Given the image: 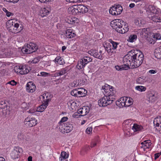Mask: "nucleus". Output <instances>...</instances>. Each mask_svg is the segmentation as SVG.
Here are the masks:
<instances>
[{
	"instance_id": "nucleus-1",
	"label": "nucleus",
	"mask_w": 161,
	"mask_h": 161,
	"mask_svg": "<svg viewBox=\"0 0 161 161\" xmlns=\"http://www.w3.org/2000/svg\"><path fill=\"white\" fill-rule=\"evenodd\" d=\"M144 58L143 54L141 52L134 53L132 56H128L126 61L128 59L131 64V69L138 68L142 64Z\"/></svg>"
},
{
	"instance_id": "nucleus-2",
	"label": "nucleus",
	"mask_w": 161,
	"mask_h": 161,
	"mask_svg": "<svg viewBox=\"0 0 161 161\" xmlns=\"http://www.w3.org/2000/svg\"><path fill=\"white\" fill-rule=\"evenodd\" d=\"M38 49V46L35 44L30 43L26 46L23 47L22 49V52L25 54H30L36 52Z\"/></svg>"
},
{
	"instance_id": "nucleus-3",
	"label": "nucleus",
	"mask_w": 161,
	"mask_h": 161,
	"mask_svg": "<svg viewBox=\"0 0 161 161\" xmlns=\"http://www.w3.org/2000/svg\"><path fill=\"white\" fill-rule=\"evenodd\" d=\"M114 97L104 95L98 101V105L102 107L106 106L112 104L114 101Z\"/></svg>"
},
{
	"instance_id": "nucleus-4",
	"label": "nucleus",
	"mask_w": 161,
	"mask_h": 161,
	"mask_svg": "<svg viewBox=\"0 0 161 161\" xmlns=\"http://www.w3.org/2000/svg\"><path fill=\"white\" fill-rule=\"evenodd\" d=\"M113 87L108 84H105L103 86L101 89V90L103 91V92L104 95L114 97L115 91Z\"/></svg>"
},
{
	"instance_id": "nucleus-5",
	"label": "nucleus",
	"mask_w": 161,
	"mask_h": 161,
	"mask_svg": "<svg viewBox=\"0 0 161 161\" xmlns=\"http://www.w3.org/2000/svg\"><path fill=\"white\" fill-rule=\"evenodd\" d=\"M7 25L9 27V31L13 33L19 32L22 29H19V25L17 23H14L12 20H8L7 23Z\"/></svg>"
},
{
	"instance_id": "nucleus-6",
	"label": "nucleus",
	"mask_w": 161,
	"mask_h": 161,
	"mask_svg": "<svg viewBox=\"0 0 161 161\" xmlns=\"http://www.w3.org/2000/svg\"><path fill=\"white\" fill-rule=\"evenodd\" d=\"M128 58V56H125L123 59V63L124 64L122 65H116L115 66L116 69L117 70H127L130 69V66L131 67V64L130 61L128 62V60L126 61Z\"/></svg>"
},
{
	"instance_id": "nucleus-7",
	"label": "nucleus",
	"mask_w": 161,
	"mask_h": 161,
	"mask_svg": "<svg viewBox=\"0 0 161 161\" xmlns=\"http://www.w3.org/2000/svg\"><path fill=\"white\" fill-rule=\"evenodd\" d=\"M92 61V59L88 56H84L78 61L77 67L78 69L84 68L86 64Z\"/></svg>"
},
{
	"instance_id": "nucleus-8",
	"label": "nucleus",
	"mask_w": 161,
	"mask_h": 161,
	"mask_svg": "<svg viewBox=\"0 0 161 161\" xmlns=\"http://www.w3.org/2000/svg\"><path fill=\"white\" fill-rule=\"evenodd\" d=\"M125 23V22L121 19H115L111 22V25L118 32L120 28H122L123 25Z\"/></svg>"
},
{
	"instance_id": "nucleus-9",
	"label": "nucleus",
	"mask_w": 161,
	"mask_h": 161,
	"mask_svg": "<svg viewBox=\"0 0 161 161\" xmlns=\"http://www.w3.org/2000/svg\"><path fill=\"white\" fill-rule=\"evenodd\" d=\"M123 11V8L119 4H115L109 9L110 14L113 15H117L120 14Z\"/></svg>"
},
{
	"instance_id": "nucleus-10",
	"label": "nucleus",
	"mask_w": 161,
	"mask_h": 161,
	"mask_svg": "<svg viewBox=\"0 0 161 161\" xmlns=\"http://www.w3.org/2000/svg\"><path fill=\"white\" fill-rule=\"evenodd\" d=\"M31 70V67L25 64L19 66L18 68L15 69V71L23 75L27 74Z\"/></svg>"
},
{
	"instance_id": "nucleus-11",
	"label": "nucleus",
	"mask_w": 161,
	"mask_h": 161,
	"mask_svg": "<svg viewBox=\"0 0 161 161\" xmlns=\"http://www.w3.org/2000/svg\"><path fill=\"white\" fill-rule=\"evenodd\" d=\"M36 120L34 118L28 116L25 119L24 123L26 126L32 127L36 125Z\"/></svg>"
},
{
	"instance_id": "nucleus-12",
	"label": "nucleus",
	"mask_w": 161,
	"mask_h": 161,
	"mask_svg": "<svg viewBox=\"0 0 161 161\" xmlns=\"http://www.w3.org/2000/svg\"><path fill=\"white\" fill-rule=\"evenodd\" d=\"M22 151V149L19 147H15L12 153V157L14 159L18 158Z\"/></svg>"
},
{
	"instance_id": "nucleus-13",
	"label": "nucleus",
	"mask_w": 161,
	"mask_h": 161,
	"mask_svg": "<svg viewBox=\"0 0 161 161\" xmlns=\"http://www.w3.org/2000/svg\"><path fill=\"white\" fill-rule=\"evenodd\" d=\"M70 67L67 66L65 68L62 69L61 70H58L55 74L54 75L56 76H60L66 73L70 69Z\"/></svg>"
},
{
	"instance_id": "nucleus-14",
	"label": "nucleus",
	"mask_w": 161,
	"mask_h": 161,
	"mask_svg": "<svg viewBox=\"0 0 161 161\" xmlns=\"http://www.w3.org/2000/svg\"><path fill=\"white\" fill-rule=\"evenodd\" d=\"M36 86L32 82H28L26 85V90L29 93H33L35 91Z\"/></svg>"
},
{
	"instance_id": "nucleus-15",
	"label": "nucleus",
	"mask_w": 161,
	"mask_h": 161,
	"mask_svg": "<svg viewBox=\"0 0 161 161\" xmlns=\"http://www.w3.org/2000/svg\"><path fill=\"white\" fill-rule=\"evenodd\" d=\"M90 110V108L87 106H84L82 108H80L78 110V112L80 113V115L84 116L89 113Z\"/></svg>"
},
{
	"instance_id": "nucleus-16",
	"label": "nucleus",
	"mask_w": 161,
	"mask_h": 161,
	"mask_svg": "<svg viewBox=\"0 0 161 161\" xmlns=\"http://www.w3.org/2000/svg\"><path fill=\"white\" fill-rule=\"evenodd\" d=\"M125 97H122L119 99L116 102V105L120 108L123 107H126Z\"/></svg>"
},
{
	"instance_id": "nucleus-17",
	"label": "nucleus",
	"mask_w": 161,
	"mask_h": 161,
	"mask_svg": "<svg viewBox=\"0 0 161 161\" xmlns=\"http://www.w3.org/2000/svg\"><path fill=\"white\" fill-rule=\"evenodd\" d=\"M154 125H156V127H159L158 130L160 133H161V116H158L155 118L153 122Z\"/></svg>"
},
{
	"instance_id": "nucleus-18",
	"label": "nucleus",
	"mask_w": 161,
	"mask_h": 161,
	"mask_svg": "<svg viewBox=\"0 0 161 161\" xmlns=\"http://www.w3.org/2000/svg\"><path fill=\"white\" fill-rule=\"evenodd\" d=\"M88 53L96 58L102 59V56L100 54H99L97 50L92 49L88 51Z\"/></svg>"
},
{
	"instance_id": "nucleus-19",
	"label": "nucleus",
	"mask_w": 161,
	"mask_h": 161,
	"mask_svg": "<svg viewBox=\"0 0 161 161\" xmlns=\"http://www.w3.org/2000/svg\"><path fill=\"white\" fill-rule=\"evenodd\" d=\"M77 8H78L77 5H74L70 7L68 9V12L70 14L74 15H76L79 13L78 9Z\"/></svg>"
},
{
	"instance_id": "nucleus-20",
	"label": "nucleus",
	"mask_w": 161,
	"mask_h": 161,
	"mask_svg": "<svg viewBox=\"0 0 161 161\" xmlns=\"http://www.w3.org/2000/svg\"><path fill=\"white\" fill-rule=\"evenodd\" d=\"M78 11L80 14H84L87 12L88 11V8L87 7L82 4H79L77 5Z\"/></svg>"
},
{
	"instance_id": "nucleus-21",
	"label": "nucleus",
	"mask_w": 161,
	"mask_h": 161,
	"mask_svg": "<svg viewBox=\"0 0 161 161\" xmlns=\"http://www.w3.org/2000/svg\"><path fill=\"white\" fill-rule=\"evenodd\" d=\"M151 144L152 143L150 140H146L141 143L142 146L141 147L143 148L144 150H145L146 149H148Z\"/></svg>"
},
{
	"instance_id": "nucleus-22",
	"label": "nucleus",
	"mask_w": 161,
	"mask_h": 161,
	"mask_svg": "<svg viewBox=\"0 0 161 161\" xmlns=\"http://www.w3.org/2000/svg\"><path fill=\"white\" fill-rule=\"evenodd\" d=\"M147 97L148 99V100L149 102H154L156 99V96L155 95V94H153L151 92H149L147 93Z\"/></svg>"
},
{
	"instance_id": "nucleus-23",
	"label": "nucleus",
	"mask_w": 161,
	"mask_h": 161,
	"mask_svg": "<svg viewBox=\"0 0 161 161\" xmlns=\"http://www.w3.org/2000/svg\"><path fill=\"white\" fill-rule=\"evenodd\" d=\"M65 35L68 38H71L75 37V34L72 33V30L71 29H67L65 34Z\"/></svg>"
},
{
	"instance_id": "nucleus-24",
	"label": "nucleus",
	"mask_w": 161,
	"mask_h": 161,
	"mask_svg": "<svg viewBox=\"0 0 161 161\" xmlns=\"http://www.w3.org/2000/svg\"><path fill=\"white\" fill-rule=\"evenodd\" d=\"M68 104L69 106L70 107L73 111L75 110L77 107L76 103L72 100L69 101L68 103Z\"/></svg>"
},
{
	"instance_id": "nucleus-25",
	"label": "nucleus",
	"mask_w": 161,
	"mask_h": 161,
	"mask_svg": "<svg viewBox=\"0 0 161 161\" xmlns=\"http://www.w3.org/2000/svg\"><path fill=\"white\" fill-rule=\"evenodd\" d=\"M42 96V103L46 104L47 103V105H48V102L50 100V98H49L48 97V94H43Z\"/></svg>"
},
{
	"instance_id": "nucleus-26",
	"label": "nucleus",
	"mask_w": 161,
	"mask_h": 161,
	"mask_svg": "<svg viewBox=\"0 0 161 161\" xmlns=\"http://www.w3.org/2000/svg\"><path fill=\"white\" fill-rule=\"evenodd\" d=\"M65 131L66 133H69L71 131L73 128L72 125L69 122L66 123Z\"/></svg>"
},
{
	"instance_id": "nucleus-27",
	"label": "nucleus",
	"mask_w": 161,
	"mask_h": 161,
	"mask_svg": "<svg viewBox=\"0 0 161 161\" xmlns=\"http://www.w3.org/2000/svg\"><path fill=\"white\" fill-rule=\"evenodd\" d=\"M143 129L142 126L136 124H134L132 127V129L135 132L142 131Z\"/></svg>"
},
{
	"instance_id": "nucleus-28",
	"label": "nucleus",
	"mask_w": 161,
	"mask_h": 161,
	"mask_svg": "<svg viewBox=\"0 0 161 161\" xmlns=\"http://www.w3.org/2000/svg\"><path fill=\"white\" fill-rule=\"evenodd\" d=\"M50 11L48 9H47L45 8H43L40 11L41 16L42 17H44L46 15H48Z\"/></svg>"
},
{
	"instance_id": "nucleus-29",
	"label": "nucleus",
	"mask_w": 161,
	"mask_h": 161,
	"mask_svg": "<svg viewBox=\"0 0 161 161\" xmlns=\"http://www.w3.org/2000/svg\"><path fill=\"white\" fill-rule=\"evenodd\" d=\"M66 123H59V122L58 123V127H59V129L60 130V131L63 132H66L65 129H66Z\"/></svg>"
},
{
	"instance_id": "nucleus-30",
	"label": "nucleus",
	"mask_w": 161,
	"mask_h": 161,
	"mask_svg": "<svg viewBox=\"0 0 161 161\" xmlns=\"http://www.w3.org/2000/svg\"><path fill=\"white\" fill-rule=\"evenodd\" d=\"M48 105H47V103H46V104L42 103V104L39 107H38L37 108V111L38 112H43L46 108Z\"/></svg>"
},
{
	"instance_id": "nucleus-31",
	"label": "nucleus",
	"mask_w": 161,
	"mask_h": 161,
	"mask_svg": "<svg viewBox=\"0 0 161 161\" xmlns=\"http://www.w3.org/2000/svg\"><path fill=\"white\" fill-rule=\"evenodd\" d=\"M77 20V19L75 17H69L66 19V22L68 23L72 24L76 22V21Z\"/></svg>"
},
{
	"instance_id": "nucleus-32",
	"label": "nucleus",
	"mask_w": 161,
	"mask_h": 161,
	"mask_svg": "<svg viewBox=\"0 0 161 161\" xmlns=\"http://www.w3.org/2000/svg\"><path fill=\"white\" fill-rule=\"evenodd\" d=\"M146 81V77L145 76H142L138 78L136 80L137 83L142 84Z\"/></svg>"
},
{
	"instance_id": "nucleus-33",
	"label": "nucleus",
	"mask_w": 161,
	"mask_h": 161,
	"mask_svg": "<svg viewBox=\"0 0 161 161\" xmlns=\"http://www.w3.org/2000/svg\"><path fill=\"white\" fill-rule=\"evenodd\" d=\"M54 60L55 62L57 63L60 65H63L64 64V62L63 59L59 56L55 58Z\"/></svg>"
},
{
	"instance_id": "nucleus-34",
	"label": "nucleus",
	"mask_w": 161,
	"mask_h": 161,
	"mask_svg": "<svg viewBox=\"0 0 161 161\" xmlns=\"http://www.w3.org/2000/svg\"><path fill=\"white\" fill-rule=\"evenodd\" d=\"M126 101L125 102L126 107H128L132 104L133 103V99L130 97H125Z\"/></svg>"
},
{
	"instance_id": "nucleus-35",
	"label": "nucleus",
	"mask_w": 161,
	"mask_h": 161,
	"mask_svg": "<svg viewBox=\"0 0 161 161\" xmlns=\"http://www.w3.org/2000/svg\"><path fill=\"white\" fill-rule=\"evenodd\" d=\"M7 107V105L5 102L2 101L0 102V112H3L4 110Z\"/></svg>"
},
{
	"instance_id": "nucleus-36",
	"label": "nucleus",
	"mask_w": 161,
	"mask_h": 161,
	"mask_svg": "<svg viewBox=\"0 0 161 161\" xmlns=\"http://www.w3.org/2000/svg\"><path fill=\"white\" fill-rule=\"evenodd\" d=\"M151 19L156 22H161V18L159 16L156 15L151 17Z\"/></svg>"
},
{
	"instance_id": "nucleus-37",
	"label": "nucleus",
	"mask_w": 161,
	"mask_h": 161,
	"mask_svg": "<svg viewBox=\"0 0 161 161\" xmlns=\"http://www.w3.org/2000/svg\"><path fill=\"white\" fill-rule=\"evenodd\" d=\"M136 39L137 36L136 35H131L130 36L129 39H128L127 41L129 42H132L136 40Z\"/></svg>"
},
{
	"instance_id": "nucleus-38",
	"label": "nucleus",
	"mask_w": 161,
	"mask_h": 161,
	"mask_svg": "<svg viewBox=\"0 0 161 161\" xmlns=\"http://www.w3.org/2000/svg\"><path fill=\"white\" fill-rule=\"evenodd\" d=\"M155 51V55L158 58H161V46H160Z\"/></svg>"
},
{
	"instance_id": "nucleus-39",
	"label": "nucleus",
	"mask_w": 161,
	"mask_h": 161,
	"mask_svg": "<svg viewBox=\"0 0 161 161\" xmlns=\"http://www.w3.org/2000/svg\"><path fill=\"white\" fill-rule=\"evenodd\" d=\"M83 91H85V89H84L78 88V96L79 97H83L85 96V93H84L83 92Z\"/></svg>"
},
{
	"instance_id": "nucleus-40",
	"label": "nucleus",
	"mask_w": 161,
	"mask_h": 161,
	"mask_svg": "<svg viewBox=\"0 0 161 161\" xmlns=\"http://www.w3.org/2000/svg\"><path fill=\"white\" fill-rule=\"evenodd\" d=\"M104 47L105 50L107 51L108 53L113 52V51H112V49L111 48V45L109 44H108V45H104Z\"/></svg>"
},
{
	"instance_id": "nucleus-41",
	"label": "nucleus",
	"mask_w": 161,
	"mask_h": 161,
	"mask_svg": "<svg viewBox=\"0 0 161 161\" xmlns=\"http://www.w3.org/2000/svg\"><path fill=\"white\" fill-rule=\"evenodd\" d=\"M136 89L138 91L142 92L145 91L146 89V88L145 86H138L136 87Z\"/></svg>"
},
{
	"instance_id": "nucleus-42",
	"label": "nucleus",
	"mask_w": 161,
	"mask_h": 161,
	"mask_svg": "<svg viewBox=\"0 0 161 161\" xmlns=\"http://www.w3.org/2000/svg\"><path fill=\"white\" fill-rule=\"evenodd\" d=\"M99 140V137L96 138L95 141H93L91 144V148L95 146L98 143Z\"/></svg>"
},
{
	"instance_id": "nucleus-43",
	"label": "nucleus",
	"mask_w": 161,
	"mask_h": 161,
	"mask_svg": "<svg viewBox=\"0 0 161 161\" xmlns=\"http://www.w3.org/2000/svg\"><path fill=\"white\" fill-rule=\"evenodd\" d=\"M26 136H28L27 134L25 133L24 134H23L20 133L18 134V138L20 140H24L25 137Z\"/></svg>"
},
{
	"instance_id": "nucleus-44",
	"label": "nucleus",
	"mask_w": 161,
	"mask_h": 161,
	"mask_svg": "<svg viewBox=\"0 0 161 161\" xmlns=\"http://www.w3.org/2000/svg\"><path fill=\"white\" fill-rule=\"evenodd\" d=\"M78 89H75L73 90L71 92V95L74 96L75 97H78Z\"/></svg>"
},
{
	"instance_id": "nucleus-45",
	"label": "nucleus",
	"mask_w": 161,
	"mask_h": 161,
	"mask_svg": "<svg viewBox=\"0 0 161 161\" xmlns=\"http://www.w3.org/2000/svg\"><path fill=\"white\" fill-rule=\"evenodd\" d=\"M110 43L112 44L113 47L112 49H115L117 47V46L119 44V43L116 42H114L112 40L111 41Z\"/></svg>"
},
{
	"instance_id": "nucleus-46",
	"label": "nucleus",
	"mask_w": 161,
	"mask_h": 161,
	"mask_svg": "<svg viewBox=\"0 0 161 161\" xmlns=\"http://www.w3.org/2000/svg\"><path fill=\"white\" fill-rule=\"evenodd\" d=\"M2 10L6 13V15L8 17H9L11 15H14V14L13 13H12L8 11L5 8H3Z\"/></svg>"
},
{
	"instance_id": "nucleus-47",
	"label": "nucleus",
	"mask_w": 161,
	"mask_h": 161,
	"mask_svg": "<svg viewBox=\"0 0 161 161\" xmlns=\"http://www.w3.org/2000/svg\"><path fill=\"white\" fill-rule=\"evenodd\" d=\"M136 11H135V13L137 15H140L142 13L143 11H142V10L138 7H136Z\"/></svg>"
},
{
	"instance_id": "nucleus-48",
	"label": "nucleus",
	"mask_w": 161,
	"mask_h": 161,
	"mask_svg": "<svg viewBox=\"0 0 161 161\" xmlns=\"http://www.w3.org/2000/svg\"><path fill=\"white\" fill-rule=\"evenodd\" d=\"M154 39H155L156 40H161V35L159 34H156L154 35L153 36Z\"/></svg>"
},
{
	"instance_id": "nucleus-49",
	"label": "nucleus",
	"mask_w": 161,
	"mask_h": 161,
	"mask_svg": "<svg viewBox=\"0 0 161 161\" xmlns=\"http://www.w3.org/2000/svg\"><path fill=\"white\" fill-rule=\"evenodd\" d=\"M144 21H142V20L139 19L136 21V24L139 25H143L144 24Z\"/></svg>"
},
{
	"instance_id": "nucleus-50",
	"label": "nucleus",
	"mask_w": 161,
	"mask_h": 161,
	"mask_svg": "<svg viewBox=\"0 0 161 161\" xmlns=\"http://www.w3.org/2000/svg\"><path fill=\"white\" fill-rule=\"evenodd\" d=\"M66 1L69 3H76L82 2L83 0H66Z\"/></svg>"
},
{
	"instance_id": "nucleus-51",
	"label": "nucleus",
	"mask_w": 161,
	"mask_h": 161,
	"mask_svg": "<svg viewBox=\"0 0 161 161\" xmlns=\"http://www.w3.org/2000/svg\"><path fill=\"white\" fill-rule=\"evenodd\" d=\"M126 29L125 30L124 28H121L119 29L118 32L121 34H124L127 32V29Z\"/></svg>"
},
{
	"instance_id": "nucleus-52",
	"label": "nucleus",
	"mask_w": 161,
	"mask_h": 161,
	"mask_svg": "<svg viewBox=\"0 0 161 161\" xmlns=\"http://www.w3.org/2000/svg\"><path fill=\"white\" fill-rule=\"evenodd\" d=\"M68 119V118L67 117H64L61 119L60 121L59 122V123H64V122L67 121Z\"/></svg>"
},
{
	"instance_id": "nucleus-53",
	"label": "nucleus",
	"mask_w": 161,
	"mask_h": 161,
	"mask_svg": "<svg viewBox=\"0 0 161 161\" xmlns=\"http://www.w3.org/2000/svg\"><path fill=\"white\" fill-rule=\"evenodd\" d=\"M61 156H62L63 158L65 159L67 158L68 157V155L67 154V153L65 152H63L61 153Z\"/></svg>"
},
{
	"instance_id": "nucleus-54",
	"label": "nucleus",
	"mask_w": 161,
	"mask_h": 161,
	"mask_svg": "<svg viewBox=\"0 0 161 161\" xmlns=\"http://www.w3.org/2000/svg\"><path fill=\"white\" fill-rule=\"evenodd\" d=\"M40 60L38 58H35L31 61V63L32 64H36L38 63Z\"/></svg>"
},
{
	"instance_id": "nucleus-55",
	"label": "nucleus",
	"mask_w": 161,
	"mask_h": 161,
	"mask_svg": "<svg viewBox=\"0 0 161 161\" xmlns=\"http://www.w3.org/2000/svg\"><path fill=\"white\" fill-rule=\"evenodd\" d=\"M134 53H136L135 52V51L134 50H132L129 52L128 53V54L125 56H132V55H133Z\"/></svg>"
},
{
	"instance_id": "nucleus-56",
	"label": "nucleus",
	"mask_w": 161,
	"mask_h": 161,
	"mask_svg": "<svg viewBox=\"0 0 161 161\" xmlns=\"http://www.w3.org/2000/svg\"><path fill=\"white\" fill-rule=\"evenodd\" d=\"M7 84H10L12 86H15L17 84V82L14 81V80H12L11 81L8 82Z\"/></svg>"
},
{
	"instance_id": "nucleus-57",
	"label": "nucleus",
	"mask_w": 161,
	"mask_h": 161,
	"mask_svg": "<svg viewBox=\"0 0 161 161\" xmlns=\"http://www.w3.org/2000/svg\"><path fill=\"white\" fill-rule=\"evenodd\" d=\"M40 74L42 76H47L49 75V74L44 72H41Z\"/></svg>"
},
{
	"instance_id": "nucleus-58",
	"label": "nucleus",
	"mask_w": 161,
	"mask_h": 161,
	"mask_svg": "<svg viewBox=\"0 0 161 161\" xmlns=\"http://www.w3.org/2000/svg\"><path fill=\"white\" fill-rule=\"evenodd\" d=\"M92 130V128L91 127H88L86 130V133L89 134L91 132Z\"/></svg>"
},
{
	"instance_id": "nucleus-59",
	"label": "nucleus",
	"mask_w": 161,
	"mask_h": 161,
	"mask_svg": "<svg viewBox=\"0 0 161 161\" xmlns=\"http://www.w3.org/2000/svg\"><path fill=\"white\" fill-rule=\"evenodd\" d=\"M124 24V25L123 26V27L122 28H124V29L125 30V29H126L127 30V32L129 31V28H128V24H127L126 23L125 24V23Z\"/></svg>"
},
{
	"instance_id": "nucleus-60",
	"label": "nucleus",
	"mask_w": 161,
	"mask_h": 161,
	"mask_svg": "<svg viewBox=\"0 0 161 161\" xmlns=\"http://www.w3.org/2000/svg\"><path fill=\"white\" fill-rule=\"evenodd\" d=\"M90 149V147L88 146H86V147L82 150V151L81 152V153H82V152H86L88 150H89V149Z\"/></svg>"
},
{
	"instance_id": "nucleus-61",
	"label": "nucleus",
	"mask_w": 161,
	"mask_h": 161,
	"mask_svg": "<svg viewBox=\"0 0 161 161\" xmlns=\"http://www.w3.org/2000/svg\"><path fill=\"white\" fill-rule=\"evenodd\" d=\"M152 9H151V11L154 14H157V10H156L154 7H152Z\"/></svg>"
},
{
	"instance_id": "nucleus-62",
	"label": "nucleus",
	"mask_w": 161,
	"mask_h": 161,
	"mask_svg": "<svg viewBox=\"0 0 161 161\" xmlns=\"http://www.w3.org/2000/svg\"><path fill=\"white\" fill-rule=\"evenodd\" d=\"M78 114H80V113H79L78 112V111L77 112L75 113L72 116L74 118H78V117L77 116H78Z\"/></svg>"
},
{
	"instance_id": "nucleus-63",
	"label": "nucleus",
	"mask_w": 161,
	"mask_h": 161,
	"mask_svg": "<svg viewBox=\"0 0 161 161\" xmlns=\"http://www.w3.org/2000/svg\"><path fill=\"white\" fill-rule=\"evenodd\" d=\"M149 73H150L151 74H154L156 73L157 72V71L154 70H150L149 71Z\"/></svg>"
},
{
	"instance_id": "nucleus-64",
	"label": "nucleus",
	"mask_w": 161,
	"mask_h": 161,
	"mask_svg": "<svg viewBox=\"0 0 161 161\" xmlns=\"http://www.w3.org/2000/svg\"><path fill=\"white\" fill-rule=\"evenodd\" d=\"M77 83V82L76 81H74L73 83H71V86L72 87V86H77L78 85V84L77 85H76V84Z\"/></svg>"
}]
</instances>
